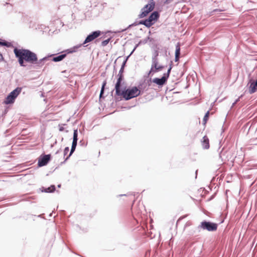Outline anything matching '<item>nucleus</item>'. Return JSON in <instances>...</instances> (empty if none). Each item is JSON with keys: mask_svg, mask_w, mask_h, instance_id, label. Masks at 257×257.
<instances>
[{"mask_svg": "<svg viewBox=\"0 0 257 257\" xmlns=\"http://www.w3.org/2000/svg\"><path fill=\"white\" fill-rule=\"evenodd\" d=\"M14 53L21 66H26L24 64L25 61L32 64H35L38 61L37 55L30 50L15 48Z\"/></svg>", "mask_w": 257, "mask_h": 257, "instance_id": "f257e3e1", "label": "nucleus"}, {"mask_svg": "<svg viewBox=\"0 0 257 257\" xmlns=\"http://www.w3.org/2000/svg\"><path fill=\"white\" fill-rule=\"evenodd\" d=\"M115 89L116 94L118 96H122L126 100L136 97L141 94V91L136 86L121 91L120 86H118L117 88L115 87Z\"/></svg>", "mask_w": 257, "mask_h": 257, "instance_id": "f03ea898", "label": "nucleus"}, {"mask_svg": "<svg viewBox=\"0 0 257 257\" xmlns=\"http://www.w3.org/2000/svg\"><path fill=\"white\" fill-rule=\"evenodd\" d=\"M22 88L21 87H17L15 89L13 90L6 97L5 100V103L6 104H11L14 103L15 99L21 93Z\"/></svg>", "mask_w": 257, "mask_h": 257, "instance_id": "7ed1b4c3", "label": "nucleus"}, {"mask_svg": "<svg viewBox=\"0 0 257 257\" xmlns=\"http://www.w3.org/2000/svg\"><path fill=\"white\" fill-rule=\"evenodd\" d=\"M200 227L204 230H207L209 231H213L216 230L217 224L215 223L204 221L201 223Z\"/></svg>", "mask_w": 257, "mask_h": 257, "instance_id": "20e7f679", "label": "nucleus"}, {"mask_svg": "<svg viewBox=\"0 0 257 257\" xmlns=\"http://www.w3.org/2000/svg\"><path fill=\"white\" fill-rule=\"evenodd\" d=\"M101 34V32L99 30L92 32L87 36L85 40L83 42L82 45H84L86 43L92 41L93 40L100 36Z\"/></svg>", "mask_w": 257, "mask_h": 257, "instance_id": "39448f33", "label": "nucleus"}, {"mask_svg": "<svg viewBox=\"0 0 257 257\" xmlns=\"http://www.w3.org/2000/svg\"><path fill=\"white\" fill-rule=\"evenodd\" d=\"M51 155H41L38 160V165L39 167L46 165L51 160Z\"/></svg>", "mask_w": 257, "mask_h": 257, "instance_id": "423d86ee", "label": "nucleus"}, {"mask_svg": "<svg viewBox=\"0 0 257 257\" xmlns=\"http://www.w3.org/2000/svg\"><path fill=\"white\" fill-rule=\"evenodd\" d=\"M168 79L165 76H163L161 78H155L153 79L152 82L159 86H163L166 83Z\"/></svg>", "mask_w": 257, "mask_h": 257, "instance_id": "0eeeda50", "label": "nucleus"}, {"mask_svg": "<svg viewBox=\"0 0 257 257\" xmlns=\"http://www.w3.org/2000/svg\"><path fill=\"white\" fill-rule=\"evenodd\" d=\"M123 70H124V68H120V69L119 71V72H118V74L117 75L118 78H117V81H116V83L115 85V87L117 88V87L118 86H121V81L123 80Z\"/></svg>", "mask_w": 257, "mask_h": 257, "instance_id": "6e6552de", "label": "nucleus"}, {"mask_svg": "<svg viewBox=\"0 0 257 257\" xmlns=\"http://www.w3.org/2000/svg\"><path fill=\"white\" fill-rule=\"evenodd\" d=\"M257 91V79L254 81L250 82L248 91L250 94H252L255 92Z\"/></svg>", "mask_w": 257, "mask_h": 257, "instance_id": "1a4fd4ad", "label": "nucleus"}, {"mask_svg": "<svg viewBox=\"0 0 257 257\" xmlns=\"http://www.w3.org/2000/svg\"><path fill=\"white\" fill-rule=\"evenodd\" d=\"M158 61H157L156 66H155V65H154V63H153V62H152L151 69L150 71V73H151L152 72H159V71L162 70L164 68V66H162V65L158 66Z\"/></svg>", "mask_w": 257, "mask_h": 257, "instance_id": "9d476101", "label": "nucleus"}, {"mask_svg": "<svg viewBox=\"0 0 257 257\" xmlns=\"http://www.w3.org/2000/svg\"><path fill=\"white\" fill-rule=\"evenodd\" d=\"M159 17V14L157 11L153 12L151 15L149 17L148 19L150 20L152 22H154L155 21L157 20V19Z\"/></svg>", "mask_w": 257, "mask_h": 257, "instance_id": "9b49d317", "label": "nucleus"}, {"mask_svg": "<svg viewBox=\"0 0 257 257\" xmlns=\"http://www.w3.org/2000/svg\"><path fill=\"white\" fill-rule=\"evenodd\" d=\"M202 145L204 149H208L209 148V141L206 136L203 137V141H202Z\"/></svg>", "mask_w": 257, "mask_h": 257, "instance_id": "f8f14e48", "label": "nucleus"}, {"mask_svg": "<svg viewBox=\"0 0 257 257\" xmlns=\"http://www.w3.org/2000/svg\"><path fill=\"white\" fill-rule=\"evenodd\" d=\"M155 5V3L153 0H151L149 4L146 5L145 7L143 8V9L146 10H151V12L154 10Z\"/></svg>", "mask_w": 257, "mask_h": 257, "instance_id": "ddd939ff", "label": "nucleus"}, {"mask_svg": "<svg viewBox=\"0 0 257 257\" xmlns=\"http://www.w3.org/2000/svg\"><path fill=\"white\" fill-rule=\"evenodd\" d=\"M55 190V185H51L50 187L48 188H42V192H44L46 193H52L54 192Z\"/></svg>", "mask_w": 257, "mask_h": 257, "instance_id": "4468645a", "label": "nucleus"}, {"mask_svg": "<svg viewBox=\"0 0 257 257\" xmlns=\"http://www.w3.org/2000/svg\"><path fill=\"white\" fill-rule=\"evenodd\" d=\"M66 56V54H62L60 55L53 57L52 58V61L54 62H60L63 60Z\"/></svg>", "mask_w": 257, "mask_h": 257, "instance_id": "2eb2a0df", "label": "nucleus"}, {"mask_svg": "<svg viewBox=\"0 0 257 257\" xmlns=\"http://www.w3.org/2000/svg\"><path fill=\"white\" fill-rule=\"evenodd\" d=\"M77 144V142H72L70 152L69 153V155L65 158V161L67 160L69 158V157L72 155L73 152L75 151Z\"/></svg>", "mask_w": 257, "mask_h": 257, "instance_id": "dca6fc26", "label": "nucleus"}, {"mask_svg": "<svg viewBox=\"0 0 257 257\" xmlns=\"http://www.w3.org/2000/svg\"><path fill=\"white\" fill-rule=\"evenodd\" d=\"M150 10L148 11L142 8L141 9V13L139 15V18L142 19L146 17L149 14V13L151 12V10Z\"/></svg>", "mask_w": 257, "mask_h": 257, "instance_id": "f3484780", "label": "nucleus"}, {"mask_svg": "<svg viewBox=\"0 0 257 257\" xmlns=\"http://www.w3.org/2000/svg\"><path fill=\"white\" fill-rule=\"evenodd\" d=\"M141 42H140L138 44H137L135 47H134V49L133 50V51L131 52V53H130V54L126 58L125 60L123 61V62L122 63V65H121V68H124V66H125V63H126V62L127 60V59L128 58V57L134 53V52L135 51V50L137 49V48L139 46V45L141 44Z\"/></svg>", "mask_w": 257, "mask_h": 257, "instance_id": "a211bd4d", "label": "nucleus"}, {"mask_svg": "<svg viewBox=\"0 0 257 257\" xmlns=\"http://www.w3.org/2000/svg\"><path fill=\"white\" fill-rule=\"evenodd\" d=\"M159 55V52L157 51H156L153 54V56L152 57V62L154 63V65L156 66V63L157 61H158V56Z\"/></svg>", "mask_w": 257, "mask_h": 257, "instance_id": "6ab92c4d", "label": "nucleus"}, {"mask_svg": "<svg viewBox=\"0 0 257 257\" xmlns=\"http://www.w3.org/2000/svg\"><path fill=\"white\" fill-rule=\"evenodd\" d=\"M154 24V22H151L150 20L148 18L145 20L144 25L147 28L150 27Z\"/></svg>", "mask_w": 257, "mask_h": 257, "instance_id": "aec40b11", "label": "nucleus"}, {"mask_svg": "<svg viewBox=\"0 0 257 257\" xmlns=\"http://www.w3.org/2000/svg\"><path fill=\"white\" fill-rule=\"evenodd\" d=\"M78 141V131L77 130H74L73 142H77Z\"/></svg>", "mask_w": 257, "mask_h": 257, "instance_id": "412c9836", "label": "nucleus"}, {"mask_svg": "<svg viewBox=\"0 0 257 257\" xmlns=\"http://www.w3.org/2000/svg\"><path fill=\"white\" fill-rule=\"evenodd\" d=\"M180 47L179 44L176 46L175 55L180 56Z\"/></svg>", "mask_w": 257, "mask_h": 257, "instance_id": "4be33fe9", "label": "nucleus"}, {"mask_svg": "<svg viewBox=\"0 0 257 257\" xmlns=\"http://www.w3.org/2000/svg\"><path fill=\"white\" fill-rule=\"evenodd\" d=\"M172 64H170V67L167 71V72L166 73H164V76H166V77L168 79L169 77V75H170V72H171V69H172Z\"/></svg>", "mask_w": 257, "mask_h": 257, "instance_id": "5701e85b", "label": "nucleus"}, {"mask_svg": "<svg viewBox=\"0 0 257 257\" xmlns=\"http://www.w3.org/2000/svg\"><path fill=\"white\" fill-rule=\"evenodd\" d=\"M0 45L9 47L11 46V44L6 41H0Z\"/></svg>", "mask_w": 257, "mask_h": 257, "instance_id": "b1692460", "label": "nucleus"}, {"mask_svg": "<svg viewBox=\"0 0 257 257\" xmlns=\"http://www.w3.org/2000/svg\"><path fill=\"white\" fill-rule=\"evenodd\" d=\"M105 85H106V82H104L103 83V84L102 85L101 89V90H100V95H99L100 98L102 97V95H103V94L104 93V86H105Z\"/></svg>", "mask_w": 257, "mask_h": 257, "instance_id": "393cba45", "label": "nucleus"}, {"mask_svg": "<svg viewBox=\"0 0 257 257\" xmlns=\"http://www.w3.org/2000/svg\"><path fill=\"white\" fill-rule=\"evenodd\" d=\"M110 40V38H108L105 40L103 41L101 43V45L103 47L106 46L109 42Z\"/></svg>", "mask_w": 257, "mask_h": 257, "instance_id": "a878e982", "label": "nucleus"}, {"mask_svg": "<svg viewBox=\"0 0 257 257\" xmlns=\"http://www.w3.org/2000/svg\"><path fill=\"white\" fill-rule=\"evenodd\" d=\"M209 114V112L208 111L205 114L204 118H203V121L204 122V123H205L208 119V116Z\"/></svg>", "mask_w": 257, "mask_h": 257, "instance_id": "bb28decb", "label": "nucleus"}, {"mask_svg": "<svg viewBox=\"0 0 257 257\" xmlns=\"http://www.w3.org/2000/svg\"><path fill=\"white\" fill-rule=\"evenodd\" d=\"M69 151V147H67L64 149V156L65 157Z\"/></svg>", "mask_w": 257, "mask_h": 257, "instance_id": "cd10ccee", "label": "nucleus"}, {"mask_svg": "<svg viewBox=\"0 0 257 257\" xmlns=\"http://www.w3.org/2000/svg\"><path fill=\"white\" fill-rule=\"evenodd\" d=\"M48 59V57H45L43 58L40 59L39 61V64H41L42 63V62L47 60Z\"/></svg>", "mask_w": 257, "mask_h": 257, "instance_id": "c85d7f7f", "label": "nucleus"}, {"mask_svg": "<svg viewBox=\"0 0 257 257\" xmlns=\"http://www.w3.org/2000/svg\"><path fill=\"white\" fill-rule=\"evenodd\" d=\"M136 25H137V24H136V23H134V24H133L130 25L128 26V27H127V28H126V29H123V30H122L121 31V32H123V31H124L125 30H126L127 29H128V28H129L131 27L132 26H136Z\"/></svg>", "mask_w": 257, "mask_h": 257, "instance_id": "c756f323", "label": "nucleus"}, {"mask_svg": "<svg viewBox=\"0 0 257 257\" xmlns=\"http://www.w3.org/2000/svg\"><path fill=\"white\" fill-rule=\"evenodd\" d=\"M243 96V94H242L234 102V103H236L237 102H238L239 100H240V98H241V97H242Z\"/></svg>", "mask_w": 257, "mask_h": 257, "instance_id": "7c9ffc66", "label": "nucleus"}, {"mask_svg": "<svg viewBox=\"0 0 257 257\" xmlns=\"http://www.w3.org/2000/svg\"><path fill=\"white\" fill-rule=\"evenodd\" d=\"M179 57H180V56L175 55V61L176 62L178 61L179 59Z\"/></svg>", "mask_w": 257, "mask_h": 257, "instance_id": "2f4dec72", "label": "nucleus"}, {"mask_svg": "<svg viewBox=\"0 0 257 257\" xmlns=\"http://www.w3.org/2000/svg\"><path fill=\"white\" fill-rule=\"evenodd\" d=\"M144 22H145V20H142V21H140L139 22V23H138V24H140V25H144Z\"/></svg>", "mask_w": 257, "mask_h": 257, "instance_id": "473e14b6", "label": "nucleus"}, {"mask_svg": "<svg viewBox=\"0 0 257 257\" xmlns=\"http://www.w3.org/2000/svg\"><path fill=\"white\" fill-rule=\"evenodd\" d=\"M4 60V57L1 53H0V61Z\"/></svg>", "mask_w": 257, "mask_h": 257, "instance_id": "72a5a7b5", "label": "nucleus"}, {"mask_svg": "<svg viewBox=\"0 0 257 257\" xmlns=\"http://www.w3.org/2000/svg\"><path fill=\"white\" fill-rule=\"evenodd\" d=\"M64 130V128L63 127H61L59 128L60 131H63Z\"/></svg>", "mask_w": 257, "mask_h": 257, "instance_id": "f704fd0d", "label": "nucleus"}, {"mask_svg": "<svg viewBox=\"0 0 257 257\" xmlns=\"http://www.w3.org/2000/svg\"><path fill=\"white\" fill-rule=\"evenodd\" d=\"M169 1H170V0H166V2H165V3H168Z\"/></svg>", "mask_w": 257, "mask_h": 257, "instance_id": "c9c22d12", "label": "nucleus"}, {"mask_svg": "<svg viewBox=\"0 0 257 257\" xmlns=\"http://www.w3.org/2000/svg\"><path fill=\"white\" fill-rule=\"evenodd\" d=\"M197 170H196V172H195V173H196V177H197Z\"/></svg>", "mask_w": 257, "mask_h": 257, "instance_id": "e433bc0d", "label": "nucleus"}, {"mask_svg": "<svg viewBox=\"0 0 257 257\" xmlns=\"http://www.w3.org/2000/svg\"><path fill=\"white\" fill-rule=\"evenodd\" d=\"M59 150L57 151L56 152V154H58V153H59Z\"/></svg>", "mask_w": 257, "mask_h": 257, "instance_id": "4c0bfd02", "label": "nucleus"}, {"mask_svg": "<svg viewBox=\"0 0 257 257\" xmlns=\"http://www.w3.org/2000/svg\"><path fill=\"white\" fill-rule=\"evenodd\" d=\"M235 104H236V103H234H234H233V104H232V106H233Z\"/></svg>", "mask_w": 257, "mask_h": 257, "instance_id": "58836bf2", "label": "nucleus"}, {"mask_svg": "<svg viewBox=\"0 0 257 257\" xmlns=\"http://www.w3.org/2000/svg\"><path fill=\"white\" fill-rule=\"evenodd\" d=\"M81 46V45H80V46H76V48H78V47H80Z\"/></svg>", "mask_w": 257, "mask_h": 257, "instance_id": "ea45409f", "label": "nucleus"}, {"mask_svg": "<svg viewBox=\"0 0 257 257\" xmlns=\"http://www.w3.org/2000/svg\"><path fill=\"white\" fill-rule=\"evenodd\" d=\"M60 186H61V185H58V187H60Z\"/></svg>", "mask_w": 257, "mask_h": 257, "instance_id": "a19ab883", "label": "nucleus"}, {"mask_svg": "<svg viewBox=\"0 0 257 257\" xmlns=\"http://www.w3.org/2000/svg\"><path fill=\"white\" fill-rule=\"evenodd\" d=\"M125 195H123V194H121V195H120V196H124Z\"/></svg>", "mask_w": 257, "mask_h": 257, "instance_id": "79ce46f5", "label": "nucleus"}, {"mask_svg": "<svg viewBox=\"0 0 257 257\" xmlns=\"http://www.w3.org/2000/svg\"><path fill=\"white\" fill-rule=\"evenodd\" d=\"M74 52V51H70L69 52H71H71Z\"/></svg>", "mask_w": 257, "mask_h": 257, "instance_id": "37998d69", "label": "nucleus"}]
</instances>
